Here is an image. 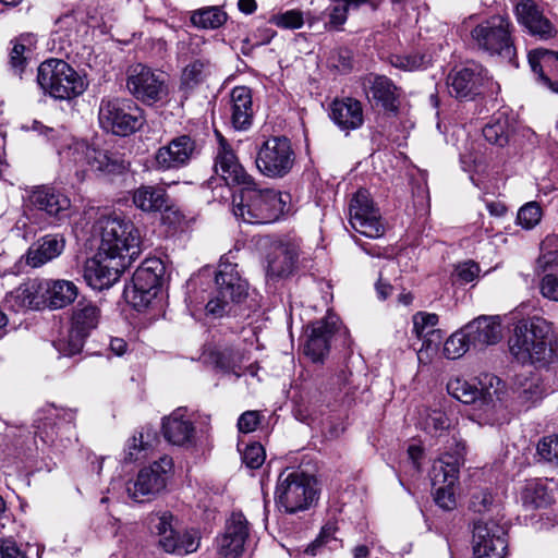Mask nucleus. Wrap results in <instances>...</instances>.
<instances>
[{"instance_id": "a211bd4d", "label": "nucleus", "mask_w": 558, "mask_h": 558, "mask_svg": "<svg viewBox=\"0 0 558 558\" xmlns=\"http://www.w3.org/2000/svg\"><path fill=\"white\" fill-rule=\"evenodd\" d=\"M95 7L78 5L71 12L61 15L56 22V37L69 46L78 43L87 35L92 23L97 20Z\"/></svg>"}, {"instance_id": "49530a36", "label": "nucleus", "mask_w": 558, "mask_h": 558, "mask_svg": "<svg viewBox=\"0 0 558 558\" xmlns=\"http://www.w3.org/2000/svg\"><path fill=\"white\" fill-rule=\"evenodd\" d=\"M33 45V37L31 35L20 36L14 43L10 51V66L15 74L21 75L24 71L31 47Z\"/></svg>"}, {"instance_id": "13d9d810", "label": "nucleus", "mask_w": 558, "mask_h": 558, "mask_svg": "<svg viewBox=\"0 0 558 558\" xmlns=\"http://www.w3.org/2000/svg\"><path fill=\"white\" fill-rule=\"evenodd\" d=\"M537 452L544 460L558 465V434L544 437L537 445Z\"/></svg>"}, {"instance_id": "7ed1b4c3", "label": "nucleus", "mask_w": 558, "mask_h": 558, "mask_svg": "<svg viewBox=\"0 0 558 558\" xmlns=\"http://www.w3.org/2000/svg\"><path fill=\"white\" fill-rule=\"evenodd\" d=\"M97 225L100 231V255L121 258L125 265L131 266L141 253V235L134 223L118 216H109L100 218Z\"/></svg>"}, {"instance_id": "ea45409f", "label": "nucleus", "mask_w": 558, "mask_h": 558, "mask_svg": "<svg viewBox=\"0 0 558 558\" xmlns=\"http://www.w3.org/2000/svg\"><path fill=\"white\" fill-rule=\"evenodd\" d=\"M511 131L512 123L507 112L498 111L483 128V135L487 142L504 147L509 141Z\"/></svg>"}, {"instance_id": "3c124183", "label": "nucleus", "mask_w": 558, "mask_h": 558, "mask_svg": "<svg viewBox=\"0 0 558 558\" xmlns=\"http://www.w3.org/2000/svg\"><path fill=\"white\" fill-rule=\"evenodd\" d=\"M422 340V347L417 351V359L420 363L427 364L434 354L437 353L442 340L441 330L429 332L428 335L417 337Z\"/></svg>"}, {"instance_id": "393cba45", "label": "nucleus", "mask_w": 558, "mask_h": 558, "mask_svg": "<svg viewBox=\"0 0 558 558\" xmlns=\"http://www.w3.org/2000/svg\"><path fill=\"white\" fill-rule=\"evenodd\" d=\"M215 171L228 185H241L243 187L254 180L225 141L220 142L215 158Z\"/></svg>"}, {"instance_id": "412c9836", "label": "nucleus", "mask_w": 558, "mask_h": 558, "mask_svg": "<svg viewBox=\"0 0 558 558\" xmlns=\"http://www.w3.org/2000/svg\"><path fill=\"white\" fill-rule=\"evenodd\" d=\"M123 259L113 258L108 255H100L87 259L84 267V279L95 290H104L110 288L128 268Z\"/></svg>"}, {"instance_id": "de8ad7c7", "label": "nucleus", "mask_w": 558, "mask_h": 558, "mask_svg": "<svg viewBox=\"0 0 558 558\" xmlns=\"http://www.w3.org/2000/svg\"><path fill=\"white\" fill-rule=\"evenodd\" d=\"M209 63L197 59L189 63L181 76V84L184 88L191 89L201 84L208 74Z\"/></svg>"}, {"instance_id": "09e8293b", "label": "nucleus", "mask_w": 558, "mask_h": 558, "mask_svg": "<svg viewBox=\"0 0 558 558\" xmlns=\"http://www.w3.org/2000/svg\"><path fill=\"white\" fill-rule=\"evenodd\" d=\"M472 345L464 328L452 333L444 343V355L449 360H456L465 354Z\"/></svg>"}, {"instance_id": "680f3d73", "label": "nucleus", "mask_w": 558, "mask_h": 558, "mask_svg": "<svg viewBox=\"0 0 558 558\" xmlns=\"http://www.w3.org/2000/svg\"><path fill=\"white\" fill-rule=\"evenodd\" d=\"M17 458V450L7 435L0 434V468L11 465Z\"/></svg>"}, {"instance_id": "2f4dec72", "label": "nucleus", "mask_w": 558, "mask_h": 558, "mask_svg": "<svg viewBox=\"0 0 558 558\" xmlns=\"http://www.w3.org/2000/svg\"><path fill=\"white\" fill-rule=\"evenodd\" d=\"M226 110L235 130H247L253 120V101L251 89L246 86L232 88Z\"/></svg>"}, {"instance_id": "bf43d9fd", "label": "nucleus", "mask_w": 558, "mask_h": 558, "mask_svg": "<svg viewBox=\"0 0 558 558\" xmlns=\"http://www.w3.org/2000/svg\"><path fill=\"white\" fill-rule=\"evenodd\" d=\"M266 458L264 447L258 442L247 445L242 452V460L250 469H258L262 466Z\"/></svg>"}, {"instance_id": "4be33fe9", "label": "nucleus", "mask_w": 558, "mask_h": 558, "mask_svg": "<svg viewBox=\"0 0 558 558\" xmlns=\"http://www.w3.org/2000/svg\"><path fill=\"white\" fill-rule=\"evenodd\" d=\"M29 203L46 213L57 225L66 222L72 216L71 199L54 187L38 186L28 196Z\"/></svg>"}, {"instance_id": "cd10ccee", "label": "nucleus", "mask_w": 558, "mask_h": 558, "mask_svg": "<svg viewBox=\"0 0 558 558\" xmlns=\"http://www.w3.org/2000/svg\"><path fill=\"white\" fill-rule=\"evenodd\" d=\"M527 59L539 82L551 92L558 93V52L536 48L529 52Z\"/></svg>"}, {"instance_id": "603ef678", "label": "nucleus", "mask_w": 558, "mask_h": 558, "mask_svg": "<svg viewBox=\"0 0 558 558\" xmlns=\"http://www.w3.org/2000/svg\"><path fill=\"white\" fill-rule=\"evenodd\" d=\"M88 335L77 332L74 327L71 326L66 340H59L56 343L57 350L65 356H72L80 353L84 347L85 340Z\"/></svg>"}, {"instance_id": "473e14b6", "label": "nucleus", "mask_w": 558, "mask_h": 558, "mask_svg": "<svg viewBox=\"0 0 558 558\" xmlns=\"http://www.w3.org/2000/svg\"><path fill=\"white\" fill-rule=\"evenodd\" d=\"M329 117L345 132L360 129L364 122L362 104L351 97L335 99L330 105Z\"/></svg>"}, {"instance_id": "774afa93", "label": "nucleus", "mask_w": 558, "mask_h": 558, "mask_svg": "<svg viewBox=\"0 0 558 558\" xmlns=\"http://www.w3.org/2000/svg\"><path fill=\"white\" fill-rule=\"evenodd\" d=\"M0 556L1 558H25V554L12 538H0Z\"/></svg>"}, {"instance_id": "f03ea898", "label": "nucleus", "mask_w": 558, "mask_h": 558, "mask_svg": "<svg viewBox=\"0 0 558 558\" xmlns=\"http://www.w3.org/2000/svg\"><path fill=\"white\" fill-rule=\"evenodd\" d=\"M286 201L282 194L275 190L262 189L253 180L240 190L233 197V214L246 223H270L284 213Z\"/></svg>"}, {"instance_id": "c9c22d12", "label": "nucleus", "mask_w": 558, "mask_h": 558, "mask_svg": "<svg viewBox=\"0 0 558 558\" xmlns=\"http://www.w3.org/2000/svg\"><path fill=\"white\" fill-rule=\"evenodd\" d=\"M513 392L518 403L529 409L546 396L547 389L538 374H520L515 376Z\"/></svg>"}, {"instance_id": "864d4df0", "label": "nucleus", "mask_w": 558, "mask_h": 558, "mask_svg": "<svg viewBox=\"0 0 558 558\" xmlns=\"http://www.w3.org/2000/svg\"><path fill=\"white\" fill-rule=\"evenodd\" d=\"M439 317L435 313L417 312L412 317L413 333L416 337L428 335L429 332L438 331L436 328Z\"/></svg>"}, {"instance_id": "6e6d98bb", "label": "nucleus", "mask_w": 558, "mask_h": 558, "mask_svg": "<svg viewBox=\"0 0 558 558\" xmlns=\"http://www.w3.org/2000/svg\"><path fill=\"white\" fill-rule=\"evenodd\" d=\"M542 218V208L536 202H529L523 205L517 215V222L524 229L534 228Z\"/></svg>"}, {"instance_id": "c756f323", "label": "nucleus", "mask_w": 558, "mask_h": 558, "mask_svg": "<svg viewBox=\"0 0 558 558\" xmlns=\"http://www.w3.org/2000/svg\"><path fill=\"white\" fill-rule=\"evenodd\" d=\"M45 304L41 294L40 279H32L21 283L8 292L4 298V306L13 312L25 310H40Z\"/></svg>"}, {"instance_id": "f257e3e1", "label": "nucleus", "mask_w": 558, "mask_h": 558, "mask_svg": "<svg viewBox=\"0 0 558 558\" xmlns=\"http://www.w3.org/2000/svg\"><path fill=\"white\" fill-rule=\"evenodd\" d=\"M551 326L541 317L520 320L509 339L511 355L522 364L545 366L557 360L551 345Z\"/></svg>"}, {"instance_id": "7c9ffc66", "label": "nucleus", "mask_w": 558, "mask_h": 558, "mask_svg": "<svg viewBox=\"0 0 558 558\" xmlns=\"http://www.w3.org/2000/svg\"><path fill=\"white\" fill-rule=\"evenodd\" d=\"M165 438L175 446H192L195 442V427L186 415V409L178 408L163 418Z\"/></svg>"}, {"instance_id": "a18cd8bd", "label": "nucleus", "mask_w": 558, "mask_h": 558, "mask_svg": "<svg viewBox=\"0 0 558 558\" xmlns=\"http://www.w3.org/2000/svg\"><path fill=\"white\" fill-rule=\"evenodd\" d=\"M521 497L524 505L534 508L546 507L553 501L549 489L538 480L529 481L521 493Z\"/></svg>"}, {"instance_id": "f704fd0d", "label": "nucleus", "mask_w": 558, "mask_h": 558, "mask_svg": "<svg viewBox=\"0 0 558 558\" xmlns=\"http://www.w3.org/2000/svg\"><path fill=\"white\" fill-rule=\"evenodd\" d=\"M41 294L45 299L43 307L50 310L64 308L75 301L77 298V287L69 280H41L40 279Z\"/></svg>"}, {"instance_id": "c03bdc74", "label": "nucleus", "mask_w": 558, "mask_h": 558, "mask_svg": "<svg viewBox=\"0 0 558 558\" xmlns=\"http://www.w3.org/2000/svg\"><path fill=\"white\" fill-rule=\"evenodd\" d=\"M217 368L226 374H233L236 378L242 376V364L245 355L240 350L226 348L213 354Z\"/></svg>"}, {"instance_id": "b1692460", "label": "nucleus", "mask_w": 558, "mask_h": 558, "mask_svg": "<svg viewBox=\"0 0 558 558\" xmlns=\"http://www.w3.org/2000/svg\"><path fill=\"white\" fill-rule=\"evenodd\" d=\"M514 11L518 22L526 28L530 35L541 40H549L556 37V27L533 0H520Z\"/></svg>"}, {"instance_id": "bb28decb", "label": "nucleus", "mask_w": 558, "mask_h": 558, "mask_svg": "<svg viewBox=\"0 0 558 558\" xmlns=\"http://www.w3.org/2000/svg\"><path fill=\"white\" fill-rule=\"evenodd\" d=\"M338 317L328 315L316 320L308 327L311 332L305 344V353L314 362H318L329 352V340L337 329Z\"/></svg>"}, {"instance_id": "f3484780", "label": "nucleus", "mask_w": 558, "mask_h": 558, "mask_svg": "<svg viewBox=\"0 0 558 558\" xmlns=\"http://www.w3.org/2000/svg\"><path fill=\"white\" fill-rule=\"evenodd\" d=\"M366 190H359L350 204V223L359 233L377 239L384 235L385 229Z\"/></svg>"}, {"instance_id": "a19ab883", "label": "nucleus", "mask_w": 558, "mask_h": 558, "mask_svg": "<svg viewBox=\"0 0 558 558\" xmlns=\"http://www.w3.org/2000/svg\"><path fill=\"white\" fill-rule=\"evenodd\" d=\"M132 199L136 208L146 213L160 211L166 207V192L155 186H140L133 192Z\"/></svg>"}, {"instance_id": "6ab92c4d", "label": "nucleus", "mask_w": 558, "mask_h": 558, "mask_svg": "<svg viewBox=\"0 0 558 558\" xmlns=\"http://www.w3.org/2000/svg\"><path fill=\"white\" fill-rule=\"evenodd\" d=\"M250 524L241 512H232L225 530L216 538L217 553L221 558H239L245 549Z\"/></svg>"}, {"instance_id": "20e7f679", "label": "nucleus", "mask_w": 558, "mask_h": 558, "mask_svg": "<svg viewBox=\"0 0 558 558\" xmlns=\"http://www.w3.org/2000/svg\"><path fill=\"white\" fill-rule=\"evenodd\" d=\"M37 83L44 93L60 100L81 96L88 83L75 69L61 59H48L40 63Z\"/></svg>"}, {"instance_id": "9d476101", "label": "nucleus", "mask_w": 558, "mask_h": 558, "mask_svg": "<svg viewBox=\"0 0 558 558\" xmlns=\"http://www.w3.org/2000/svg\"><path fill=\"white\" fill-rule=\"evenodd\" d=\"M177 519L170 511H159L150 517L151 529L158 536V545L166 553L185 556L195 553L201 545V536L195 530L179 531Z\"/></svg>"}, {"instance_id": "5fc2aeb1", "label": "nucleus", "mask_w": 558, "mask_h": 558, "mask_svg": "<svg viewBox=\"0 0 558 558\" xmlns=\"http://www.w3.org/2000/svg\"><path fill=\"white\" fill-rule=\"evenodd\" d=\"M349 9L343 0H331V3L324 11V15L327 19L326 25L330 28L340 29V27L347 22Z\"/></svg>"}, {"instance_id": "2eb2a0df", "label": "nucleus", "mask_w": 558, "mask_h": 558, "mask_svg": "<svg viewBox=\"0 0 558 558\" xmlns=\"http://www.w3.org/2000/svg\"><path fill=\"white\" fill-rule=\"evenodd\" d=\"M173 469L172 459L161 457L150 465L143 468L134 481L126 484V493L136 502H144L156 497L165 489L169 473Z\"/></svg>"}, {"instance_id": "72a5a7b5", "label": "nucleus", "mask_w": 558, "mask_h": 558, "mask_svg": "<svg viewBox=\"0 0 558 558\" xmlns=\"http://www.w3.org/2000/svg\"><path fill=\"white\" fill-rule=\"evenodd\" d=\"M65 247V239L59 234H47L33 243L26 254L25 263L38 268L60 256Z\"/></svg>"}, {"instance_id": "37998d69", "label": "nucleus", "mask_w": 558, "mask_h": 558, "mask_svg": "<svg viewBox=\"0 0 558 558\" xmlns=\"http://www.w3.org/2000/svg\"><path fill=\"white\" fill-rule=\"evenodd\" d=\"M458 473L459 468L457 460H454L451 456L439 458L434 462L430 471V480L433 486H453L458 478Z\"/></svg>"}, {"instance_id": "c85d7f7f", "label": "nucleus", "mask_w": 558, "mask_h": 558, "mask_svg": "<svg viewBox=\"0 0 558 558\" xmlns=\"http://www.w3.org/2000/svg\"><path fill=\"white\" fill-rule=\"evenodd\" d=\"M299 245L294 242H279L274 245L267 257V275L271 278L290 276L299 258Z\"/></svg>"}, {"instance_id": "79ce46f5", "label": "nucleus", "mask_w": 558, "mask_h": 558, "mask_svg": "<svg viewBox=\"0 0 558 558\" xmlns=\"http://www.w3.org/2000/svg\"><path fill=\"white\" fill-rule=\"evenodd\" d=\"M228 15L221 7H204L192 12L190 21L202 29H217L227 22Z\"/></svg>"}, {"instance_id": "4c0bfd02", "label": "nucleus", "mask_w": 558, "mask_h": 558, "mask_svg": "<svg viewBox=\"0 0 558 558\" xmlns=\"http://www.w3.org/2000/svg\"><path fill=\"white\" fill-rule=\"evenodd\" d=\"M365 87L372 98L385 110L396 112L398 110V88L393 82L385 75H369L365 78Z\"/></svg>"}, {"instance_id": "4d7b16f0", "label": "nucleus", "mask_w": 558, "mask_h": 558, "mask_svg": "<svg viewBox=\"0 0 558 558\" xmlns=\"http://www.w3.org/2000/svg\"><path fill=\"white\" fill-rule=\"evenodd\" d=\"M269 22L278 27L287 29L301 28L304 24L303 13L299 10H288L271 15Z\"/></svg>"}, {"instance_id": "338daca9", "label": "nucleus", "mask_w": 558, "mask_h": 558, "mask_svg": "<svg viewBox=\"0 0 558 558\" xmlns=\"http://www.w3.org/2000/svg\"><path fill=\"white\" fill-rule=\"evenodd\" d=\"M259 424V413L257 411H246L238 420V428L241 433H251Z\"/></svg>"}, {"instance_id": "39448f33", "label": "nucleus", "mask_w": 558, "mask_h": 558, "mask_svg": "<svg viewBox=\"0 0 558 558\" xmlns=\"http://www.w3.org/2000/svg\"><path fill=\"white\" fill-rule=\"evenodd\" d=\"M512 31L508 16L493 15L471 31V43L478 51L512 62L517 53Z\"/></svg>"}, {"instance_id": "0eeeda50", "label": "nucleus", "mask_w": 558, "mask_h": 558, "mask_svg": "<svg viewBox=\"0 0 558 558\" xmlns=\"http://www.w3.org/2000/svg\"><path fill=\"white\" fill-rule=\"evenodd\" d=\"M317 500L313 478L298 470H284L277 480L276 505L287 513L308 509Z\"/></svg>"}, {"instance_id": "58836bf2", "label": "nucleus", "mask_w": 558, "mask_h": 558, "mask_svg": "<svg viewBox=\"0 0 558 558\" xmlns=\"http://www.w3.org/2000/svg\"><path fill=\"white\" fill-rule=\"evenodd\" d=\"M101 317L100 308L92 301L82 300L77 302L71 318V326L83 332V335H90L97 328Z\"/></svg>"}, {"instance_id": "423d86ee", "label": "nucleus", "mask_w": 558, "mask_h": 558, "mask_svg": "<svg viewBox=\"0 0 558 558\" xmlns=\"http://www.w3.org/2000/svg\"><path fill=\"white\" fill-rule=\"evenodd\" d=\"M215 295L207 302L206 312L215 317L229 314L234 304L242 302L247 295L248 284L238 271V265L228 255L220 258L215 276Z\"/></svg>"}, {"instance_id": "1a4fd4ad", "label": "nucleus", "mask_w": 558, "mask_h": 558, "mask_svg": "<svg viewBox=\"0 0 558 558\" xmlns=\"http://www.w3.org/2000/svg\"><path fill=\"white\" fill-rule=\"evenodd\" d=\"M99 125L118 136H128L138 131L144 117L142 109L131 99H102L98 110Z\"/></svg>"}, {"instance_id": "ddd939ff", "label": "nucleus", "mask_w": 558, "mask_h": 558, "mask_svg": "<svg viewBox=\"0 0 558 558\" xmlns=\"http://www.w3.org/2000/svg\"><path fill=\"white\" fill-rule=\"evenodd\" d=\"M126 87L137 100L148 105L161 101L169 93L167 75L142 63L128 70Z\"/></svg>"}, {"instance_id": "f8f14e48", "label": "nucleus", "mask_w": 558, "mask_h": 558, "mask_svg": "<svg viewBox=\"0 0 558 558\" xmlns=\"http://www.w3.org/2000/svg\"><path fill=\"white\" fill-rule=\"evenodd\" d=\"M295 153L286 136H271L258 147L255 158L258 171L271 179L286 177L293 168Z\"/></svg>"}, {"instance_id": "9b49d317", "label": "nucleus", "mask_w": 558, "mask_h": 558, "mask_svg": "<svg viewBox=\"0 0 558 558\" xmlns=\"http://www.w3.org/2000/svg\"><path fill=\"white\" fill-rule=\"evenodd\" d=\"M165 266L159 258H146L135 270L131 284L124 288V298L134 308H146L157 295Z\"/></svg>"}, {"instance_id": "4468645a", "label": "nucleus", "mask_w": 558, "mask_h": 558, "mask_svg": "<svg viewBox=\"0 0 558 558\" xmlns=\"http://www.w3.org/2000/svg\"><path fill=\"white\" fill-rule=\"evenodd\" d=\"M480 388L462 378H452L447 384L450 396L465 404H475L480 410L494 407L499 399L498 391L501 380L492 374H484L478 379Z\"/></svg>"}, {"instance_id": "dca6fc26", "label": "nucleus", "mask_w": 558, "mask_h": 558, "mask_svg": "<svg viewBox=\"0 0 558 558\" xmlns=\"http://www.w3.org/2000/svg\"><path fill=\"white\" fill-rule=\"evenodd\" d=\"M474 558H505L506 531L495 521L478 520L473 526Z\"/></svg>"}, {"instance_id": "e433bc0d", "label": "nucleus", "mask_w": 558, "mask_h": 558, "mask_svg": "<svg viewBox=\"0 0 558 558\" xmlns=\"http://www.w3.org/2000/svg\"><path fill=\"white\" fill-rule=\"evenodd\" d=\"M464 330L474 348L495 344L501 339L500 324L493 317H478L469 323Z\"/></svg>"}, {"instance_id": "e2e57ef3", "label": "nucleus", "mask_w": 558, "mask_h": 558, "mask_svg": "<svg viewBox=\"0 0 558 558\" xmlns=\"http://www.w3.org/2000/svg\"><path fill=\"white\" fill-rule=\"evenodd\" d=\"M435 502L445 510H451L456 507L453 486L439 485L435 489Z\"/></svg>"}, {"instance_id": "052dcab7", "label": "nucleus", "mask_w": 558, "mask_h": 558, "mask_svg": "<svg viewBox=\"0 0 558 558\" xmlns=\"http://www.w3.org/2000/svg\"><path fill=\"white\" fill-rule=\"evenodd\" d=\"M541 251L545 265L558 264V235L546 236L541 244Z\"/></svg>"}, {"instance_id": "5701e85b", "label": "nucleus", "mask_w": 558, "mask_h": 558, "mask_svg": "<svg viewBox=\"0 0 558 558\" xmlns=\"http://www.w3.org/2000/svg\"><path fill=\"white\" fill-rule=\"evenodd\" d=\"M489 82L487 71L477 64L454 71L447 78L449 94L459 99L480 94Z\"/></svg>"}, {"instance_id": "0e129e2a", "label": "nucleus", "mask_w": 558, "mask_h": 558, "mask_svg": "<svg viewBox=\"0 0 558 558\" xmlns=\"http://www.w3.org/2000/svg\"><path fill=\"white\" fill-rule=\"evenodd\" d=\"M148 448V441L144 439V434L140 433L138 436H134L128 441L125 460L129 462L136 461L140 458L142 451H146Z\"/></svg>"}, {"instance_id": "6e6552de", "label": "nucleus", "mask_w": 558, "mask_h": 558, "mask_svg": "<svg viewBox=\"0 0 558 558\" xmlns=\"http://www.w3.org/2000/svg\"><path fill=\"white\" fill-rule=\"evenodd\" d=\"M76 411L73 409L46 404L39 409L34 420L35 434L45 444L66 447L77 440L75 433Z\"/></svg>"}, {"instance_id": "69168bd1", "label": "nucleus", "mask_w": 558, "mask_h": 558, "mask_svg": "<svg viewBox=\"0 0 558 558\" xmlns=\"http://www.w3.org/2000/svg\"><path fill=\"white\" fill-rule=\"evenodd\" d=\"M544 298L558 302V274H548L542 278L539 284Z\"/></svg>"}, {"instance_id": "aec40b11", "label": "nucleus", "mask_w": 558, "mask_h": 558, "mask_svg": "<svg viewBox=\"0 0 558 558\" xmlns=\"http://www.w3.org/2000/svg\"><path fill=\"white\" fill-rule=\"evenodd\" d=\"M197 154L196 142L189 135H180L157 149L155 165L158 170H178L186 167Z\"/></svg>"}, {"instance_id": "a878e982", "label": "nucleus", "mask_w": 558, "mask_h": 558, "mask_svg": "<svg viewBox=\"0 0 558 558\" xmlns=\"http://www.w3.org/2000/svg\"><path fill=\"white\" fill-rule=\"evenodd\" d=\"M70 150L74 162L82 166L87 165L92 171L114 173L124 170L123 161L111 159L107 153L92 147L85 141L76 142L70 147Z\"/></svg>"}, {"instance_id": "8fccbe9b", "label": "nucleus", "mask_w": 558, "mask_h": 558, "mask_svg": "<svg viewBox=\"0 0 558 558\" xmlns=\"http://www.w3.org/2000/svg\"><path fill=\"white\" fill-rule=\"evenodd\" d=\"M430 59L426 54L412 53V54H391L389 63L403 71H416L425 69Z\"/></svg>"}]
</instances>
